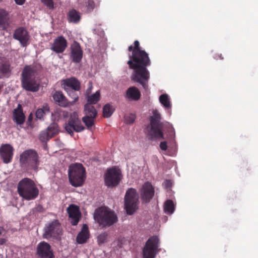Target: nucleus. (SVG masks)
Returning a JSON list of instances; mask_svg holds the SVG:
<instances>
[{
    "mask_svg": "<svg viewBox=\"0 0 258 258\" xmlns=\"http://www.w3.org/2000/svg\"><path fill=\"white\" fill-rule=\"evenodd\" d=\"M71 58L75 63L80 62L83 57V50L79 43L74 42L71 46Z\"/></svg>",
    "mask_w": 258,
    "mask_h": 258,
    "instance_id": "nucleus-16",
    "label": "nucleus"
},
{
    "mask_svg": "<svg viewBox=\"0 0 258 258\" xmlns=\"http://www.w3.org/2000/svg\"><path fill=\"white\" fill-rule=\"evenodd\" d=\"M67 211L72 225H77L81 217L79 207L73 204L71 205L67 208Z\"/></svg>",
    "mask_w": 258,
    "mask_h": 258,
    "instance_id": "nucleus-18",
    "label": "nucleus"
},
{
    "mask_svg": "<svg viewBox=\"0 0 258 258\" xmlns=\"http://www.w3.org/2000/svg\"><path fill=\"white\" fill-rule=\"evenodd\" d=\"M69 177L73 186H81L86 178L85 170L83 166L80 164L71 165L69 169Z\"/></svg>",
    "mask_w": 258,
    "mask_h": 258,
    "instance_id": "nucleus-7",
    "label": "nucleus"
},
{
    "mask_svg": "<svg viewBox=\"0 0 258 258\" xmlns=\"http://www.w3.org/2000/svg\"><path fill=\"white\" fill-rule=\"evenodd\" d=\"M94 218L102 226H110L117 220L114 212L105 207H102L96 210Z\"/></svg>",
    "mask_w": 258,
    "mask_h": 258,
    "instance_id": "nucleus-6",
    "label": "nucleus"
},
{
    "mask_svg": "<svg viewBox=\"0 0 258 258\" xmlns=\"http://www.w3.org/2000/svg\"><path fill=\"white\" fill-rule=\"evenodd\" d=\"M37 76V71L34 66H25L22 73L21 82L23 88L32 92L38 91L40 81Z\"/></svg>",
    "mask_w": 258,
    "mask_h": 258,
    "instance_id": "nucleus-2",
    "label": "nucleus"
},
{
    "mask_svg": "<svg viewBox=\"0 0 258 258\" xmlns=\"http://www.w3.org/2000/svg\"><path fill=\"white\" fill-rule=\"evenodd\" d=\"M62 86L64 90H80V82L75 78L72 77L62 81Z\"/></svg>",
    "mask_w": 258,
    "mask_h": 258,
    "instance_id": "nucleus-19",
    "label": "nucleus"
},
{
    "mask_svg": "<svg viewBox=\"0 0 258 258\" xmlns=\"http://www.w3.org/2000/svg\"><path fill=\"white\" fill-rule=\"evenodd\" d=\"M161 114L158 110L152 111V115L150 117V124L148 127V134L151 140L164 139L163 134L161 131L163 123L160 122Z\"/></svg>",
    "mask_w": 258,
    "mask_h": 258,
    "instance_id": "nucleus-5",
    "label": "nucleus"
},
{
    "mask_svg": "<svg viewBox=\"0 0 258 258\" xmlns=\"http://www.w3.org/2000/svg\"><path fill=\"white\" fill-rule=\"evenodd\" d=\"M89 237V233L88 226L86 224H84L82 230L79 233L77 236V241L78 243L82 244L87 241Z\"/></svg>",
    "mask_w": 258,
    "mask_h": 258,
    "instance_id": "nucleus-24",
    "label": "nucleus"
},
{
    "mask_svg": "<svg viewBox=\"0 0 258 258\" xmlns=\"http://www.w3.org/2000/svg\"><path fill=\"white\" fill-rule=\"evenodd\" d=\"M46 130L49 133L51 137H52L58 134L59 127L56 123L53 122L47 127Z\"/></svg>",
    "mask_w": 258,
    "mask_h": 258,
    "instance_id": "nucleus-33",
    "label": "nucleus"
},
{
    "mask_svg": "<svg viewBox=\"0 0 258 258\" xmlns=\"http://www.w3.org/2000/svg\"><path fill=\"white\" fill-rule=\"evenodd\" d=\"M159 239L156 236L151 237L146 242L144 247L143 258H155L158 252Z\"/></svg>",
    "mask_w": 258,
    "mask_h": 258,
    "instance_id": "nucleus-9",
    "label": "nucleus"
},
{
    "mask_svg": "<svg viewBox=\"0 0 258 258\" xmlns=\"http://www.w3.org/2000/svg\"><path fill=\"white\" fill-rule=\"evenodd\" d=\"M141 197L142 201L147 203L149 202L154 195V189L152 184L149 182H145L142 186L140 191Z\"/></svg>",
    "mask_w": 258,
    "mask_h": 258,
    "instance_id": "nucleus-15",
    "label": "nucleus"
},
{
    "mask_svg": "<svg viewBox=\"0 0 258 258\" xmlns=\"http://www.w3.org/2000/svg\"><path fill=\"white\" fill-rule=\"evenodd\" d=\"M175 209V206L172 201L167 200L164 205V210L165 213L168 214L173 213Z\"/></svg>",
    "mask_w": 258,
    "mask_h": 258,
    "instance_id": "nucleus-31",
    "label": "nucleus"
},
{
    "mask_svg": "<svg viewBox=\"0 0 258 258\" xmlns=\"http://www.w3.org/2000/svg\"><path fill=\"white\" fill-rule=\"evenodd\" d=\"M136 119V115L134 114L126 115L124 116V120L127 123H132Z\"/></svg>",
    "mask_w": 258,
    "mask_h": 258,
    "instance_id": "nucleus-40",
    "label": "nucleus"
},
{
    "mask_svg": "<svg viewBox=\"0 0 258 258\" xmlns=\"http://www.w3.org/2000/svg\"><path fill=\"white\" fill-rule=\"evenodd\" d=\"M138 200L137 190L133 188L128 189L124 197V208L127 214L132 215L137 210Z\"/></svg>",
    "mask_w": 258,
    "mask_h": 258,
    "instance_id": "nucleus-8",
    "label": "nucleus"
},
{
    "mask_svg": "<svg viewBox=\"0 0 258 258\" xmlns=\"http://www.w3.org/2000/svg\"><path fill=\"white\" fill-rule=\"evenodd\" d=\"M139 42L137 40L134 42V47L132 45L128 47V50L132 51V54L130 56L127 64L131 69L134 70L132 79L142 85L143 88H148V80L150 74L146 67L150 64L148 54L140 49Z\"/></svg>",
    "mask_w": 258,
    "mask_h": 258,
    "instance_id": "nucleus-1",
    "label": "nucleus"
},
{
    "mask_svg": "<svg viewBox=\"0 0 258 258\" xmlns=\"http://www.w3.org/2000/svg\"><path fill=\"white\" fill-rule=\"evenodd\" d=\"M160 147L161 150L163 151L166 150L167 149V145L166 142H162L160 144Z\"/></svg>",
    "mask_w": 258,
    "mask_h": 258,
    "instance_id": "nucleus-45",
    "label": "nucleus"
},
{
    "mask_svg": "<svg viewBox=\"0 0 258 258\" xmlns=\"http://www.w3.org/2000/svg\"><path fill=\"white\" fill-rule=\"evenodd\" d=\"M53 99L59 105L67 107L70 105L69 102L60 91H56L53 96Z\"/></svg>",
    "mask_w": 258,
    "mask_h": 258,
    "instance_id": "nucleus-25",
    "label": "nucleus"
},
{
    "mask_svg": "<svg viewBox=\"0 0 258 258\" xmlns=\"http://www.w3.org/2000/svg\"><path fill=\"white\" fill-rule=\"evenodd\" d=\"M141 97L139 89L135 87H130L126 92L125 97L130 101H137Z\"/></svg>",
    "mask_w": 258,
    "mask_h": 258,
    "instance_id": "nucleus-23",
    "label": "nucleus"
},
{
    "mask_svg": "<svg viewBox=\"0 0 258 258\" xmlns=\"http://www.w3.org/2000/svg\"><path fill=\"white\" fill-rule=\"evenodd\" d=\"M41 1L49 9L53 8V3L52 0H41Z\"/></svg>",
    "mask_w": 258,
    "mask_h": 258,
    "instance_id": "nucleus-42",
    "label": "nucleus"
},
{
    "mask_svg": "<svg viewBox=\"0 0 258 258\" xmlns=\"http://www.w3.org/2000/svg\"><path fill=\"white\" fill-rule=\"evenodd\" d=\"M93 116H85L83 117L82 120L88 127V128H91L94 124V118Z\"/></svg>",
    "mask_w": 258,
    "mask_h": 258,
    "instance_id": "nucleus-35",
    "label": "nucleus"
},
{
    "mask_svg": "<svg viewBox=\"0 0 258 258\" xmlns=\"http://www.w3.org/2000/svg\"><path fill=\"white\" fill-rule=\"evenodd\" d=\"M107 239V234L105 233H101L98 236V242L99 244L103 243Z\"/></svg>",
    "mask_w": 258,
    "mask_h": 258,
    "instance_id": "nucleus-41",
    "label": "nucleus"
},
{
    "mask_svg": "<svg viewBox=\"0 0 258 258\" xmlns=\"http://www.w3.org/2000/svg\"><path fill=\"white\" fill-rule=\"evenodd\" d=\"M93 89V85L92 83L91 82H89L88 85V88L86 90V96H88L90 95L91 92H92Z\"/></svg>",
    "mask_w": 258,
    "mask_h": 258,
    "instance_id": "nucleus-44",
    "label": "nucleus"
},
{
    "mask_svg": "<svg viewBox=\"0 0 258 258\" xmlns=\"http://www.w3.org/2000/svg\"><path fill=\"white\" fill-rule=\"evenodd\" d=\"M51 138V136L46 130L42 131L39 135V139L43 142H47Z\"/></svg>",
    "mask_w": 258,
    "mask_h": 258,
    "instance_id": "nucleus-38",
    "label": "nucleus"
},
{
    "mask_svg": "<svg viewBox=\"0 0 258 258\" xmlns=\"http://www.w3.org/2000/svg\"><path fill=\"white\" fill-rule=\"evenodd\" d=\"M81 120L78 118V114L74 112L70 115V118L65 125L66 131L70 135H73L74 132H80L84 130Z\"/></svg>",
    "mask_w": 258,
    "mask_h": 258,
    "instance_id": "nucleus-11",
    "label": "nucleus"
},
{
    "mask_svg": "<svg viewBox=\"0 0 258 258\" xmlns=\"http://www.w3.org/2000/svg\"><path fill=\"white\" fill-rule=\"evenodd\" d=\"M49 110L47 105L44 106L43 108H39L36 111V117L38 119H41L43 117L44 114Z\"/></svg>",
    "mask_w": 258,
    "mask_h": 258,
    "instance_id": "nucleus-37",
    "label": "nucleus"
},
{
    "mask_svg": "<svg viewBox=\"0 0 258 258\" xmlns=\"http://www.w3.org/2000/svg\"><path fill=\"white\" fill-rule=\"evenodd\" d=\"M121 178V173L119 169L112 167L108 169L105 175V183L108 187L116 186Z\"/></svg>",
    "mask_w": 258,
    "mask_h": 258,
    "instance_id": "nucleus-10",
    "label": "nucleus"
},
{
    "mask_svg": "<svg viewBox=\"0 0 258 258\" xmlns=\"http://www.w3.org/2000/svg\"><path fill=\"white\" fill-rule=\"evenodd\" d=\"M166 123L167 124V125H168V127H170V129L174 132V129L172 125L169 122H166Z\"/></svg>",
    "mask_w": 258,
    "mask_h": 258,
    "instance_id": "nucleus-47",
    "label": "nucleus"
},
{
    "mask_svg": "<svg viewBox=\"0 0 258 258\" xmlns=\"http://www.w3.org/2000/svg\"><path fill=\"white\" fill-rule=\"evenodd\" d=\"M81 14L76 10H70L67 15L68 21L69 23L77 24L81 20Z\"/></svg>",
    "mask_w": 258,
    "mask_h": 258,
    "instance_id": "nucleus-27",
    "label": "nucleus"
},
{
    "mask_svg": "<svg viewBox=\"0 0 258 258\" xmlns=\"http://www.w3.org/2000/svg\"><path fill=\"white\" fill-rule=\"evenodd\" d=\"M6 242V240L4 238H0V244H3Z\"/></svg>",
    "mask_w": 258,
    "mask_h": 258,
    "instance_id": "nucleus-48",
    "label": "nucleus"
},
{
    "mask_svg": "<svg viewBox=\"0 0 258 258\" xmlns=\"http://www.w3.org/2000/svg\"><path fill=\"white\" fill-rule=\"evenodd\" d=\"M67 46V42L66 39L62 36H59L54 40L51 49L56 53H62Z\"/></svg>",
    "mask_w": 258,
    "mask_h": 258,
    "instance_id": "nucleus-20",
    "label": "nucleus"
},
{
    "mask_svg": "<svg viewBox=\"0 0 258 258\" xmlns=\"http://www.w3.org/2000/svg\"><path fill=\"white\" fill-rule=\"evenodd\" d=\"M68 95L73 99V101L71 102H69L70 105L74 104L78 99L79 96L77 94L76 91H78L79 90H65Z\"/></svg>",
    "mask_w": 258,
    "mask_h": 258,
    "instance_id": "nucleus-36",
    "label": "nucleus"
},
{
    "mask_svg": "<svg viewBox=\"0 0 258 258\" xmlns=\"http://www.w3.org/2000/svg\"><path fill=\"white\" fill-rule=\"evenodd\" d=\"M13 36L15 39L19 41L23 47L26 46L29 43V35L27 30L23 27L16 29Z\"/></svg>",
    "mask_w": 258,
    "mask_h": 258,
    "instance_id": "nucleus-14",
    "label": "nucleus"
},
{
    "mask_svg": "<svg viewBox=\"0 0 258 258\" xmlns=\"http://www.w3.org/2000/svg\"><path fill=\"white\" fill-rule=\"evenodd\" d=\"M4 229L3 227H0V235L2 234V231H3Z\"/></svg>",
    "mask_w": 258,
    "mask_h": 258,
    "instance_id": "nucleus-50",
    "label": "nucleus"
},
{
    "mask_svg": "<svg viewBox=\"0 0 258 258\" xmlns=\"http://www.w3.org/2000/svg\"><path fill=\"white\" fill-rule=\"evenodd\" d=\"M10 24L9 15L4 9H0V30H6Z\"/></svg>",
    "mask_w": 258,
    "mask_h": 258,
    "instance_id": "nucleus-22",
    "label": "nucleus"
},
{
    "mask_svg": "<svg viewBox=\"0 0 258 258\" xmlns=\"http://www.w3.org/2000/svg\"><path fill=\"white\" fill-rule=\"evenodd\" d=\"M170 115H171V111H169Z\"/></svg>",
    "mask_w": 258,
    "mask_h": 258,
    "instance_id": "nucleus-52",
    "label": "nucleus"
},
{
    "mask_svg": "<svg viewBox=\"0 0 258 258\" xmlns=\"http://www.w3.org/2000/svg\"><path fill=\"white\" fill-rule=\"evenodd\" d=\"M61 233L60 224L57 220L46 224L44 227V237L49 239L53 238L57 239Z\"/></svg>",
    "mask_w": 258,
    "mask_h": 258,
    "instance_id": "nucleus-12",
    "label": "nucleus"
},
{
    "mask_svg": "<svg viewBox=\"0 0 258 258\" xmlns=\"http://www.w3.org/2000/svg\"><path fill=\"white\" fill-rule=\"evenodd\" d=\"M84 111L86 116H93V117H96L97 115V111L94 107L90 104H87L84 107Z\"/></svg>",
    "mask_w": 258,
    "mask_h": 258,
    "instance_id": "nucleus-30",
    "label": "nucleus"
},
{
    "mask_svg": "<svg viewBox=\"0 0 258 258\" xmlns=\"http://www.w3.org/2000/svg\"><path fill=\"white\" fill-rule=\"evenodd\" d=\"M14 149L9 144L3 145L0 148V154L5 163L11 162L13 157Z\"/></svg>",
    "mask_w": 258,
    "mask_h": 258,
    "instance_id": "nucleus-17",
    "label": "nucleus"
},
{
    "mask_svg": "<svg viewBox=\"0 0 258 258\" xmlns=\"http://www.w3.org/2000/svg\"><path fill=\"white\" fill-rule=\"evenodd\" d=\"M95 8V4L92 0H88L86 5H85V8L83 9L87 12H91Z\"/></svg>",
    "mask_w": 258,
    "mask_h": 258,
    "instance_id": "nucleus-39",
    "label": "nucleus"
},
{
    "mask_svg": "<svg viewBox=\"0 0 258 258\" xmlns=\"http://www.w3.org/2000/svg\"><path fill=\"white\" fill-rule=\"evenodd\" d=\"M88 0H77L78 7L80 9L85 8V5H86Z\"/></svg>",
    "mask_w": 258,
    "mask_h": 258,
    "instance_id": "nucleus-43",
    "label": "nucleus"
},
{
    "mask_svg": "<svg viewBox=\"0 0 258 258\" xmlns=\"http://www.w3.org/2000/svg\"><path fill=\"white\" fill-rule=\"evenodd\" d=\"M68 112L60 108H56L51 113V119L53 121L65 118L68 116Z\"/></svg>",
    "mask_w": 258,
    "mask_h": 258,
    "instance_id": "nucleus-26",
    "label": "nucleus"
},
{
    "mask_svg": "<svg viewBox=\"0 0 258 258\" xmlns=\"http://www.w3.org/2000/svg\"><path fill=\"white\" fill-rule=\"evenodd\" d=\"M37 253L40 258H54L53 251L50 245L47 242L42 241L37 247Z\"/></svg>",
    "mask_w": 258,
    "mask_h": 258,
    "instance_id": "nucleus-13",
    "label": "nucleus"
},
{
    "mask_svg": "<svg viewBox=\"0 0 258 258\" xmlns=\"http://www.w3.org/2000/svg\"><path fill=\"white\" fill-rule=\"evenodd\" d=\"M159 100L161 104L165 109H171L172 104L169 96L167 94H163L159 96Z\"/></svg>",
    "mask_w": 258,
    "mask_h": 258,
    "instance_id": "nucleus-28",
    "label": "nucleus"
},
{
    "mask_svg": "<svg viewBox=\"0 0 258 258\" xmlns=\"http://www.w3.org/2000/svg\"><path fill=\"white\" fill-rule=\"evenodd\" d=\"M219 57H221V54L219 55Z\"/></svg>",
    "mask_w": 258,
    "mask_h": 258,
    "instance_id": "nucleus-53",
    "label": "nucleus"
},
{
    "mask_svg": "<svg viewBox=\"0 0 258 258\" xmlns=\"http://www.w3.org/2000/svg\"><path fill=\"white\" fill-rule=\"evenodd\" d=\"M114 109L113 106L110 104H106L103 109V116L105 117H108L110 116L114 112Z\"/></svg>",
    "mask_w": 258,
    "mask_h": 258,
    "instance_id": "nucleus-34",
    "label": "nucleus"
},
{
    "mask_svg": "<svg viewBox=\"0 0 258 258\" xmlns=\"http://www.w3.org/2000/svg\"><path fill=\"white\" fill-rule=\"evenodd\" d=\"M19 162L22 168L36 172L37 171L40 164L38 155L33 149L23 151L20 155Z\"/></svg>",
    "mask_w": 258,
    "mask_h": 258,
    "instance_id": "nucleus-4",
    "label": "nucleus"
},
{
    "mask_svg": "<svg viewBox=\"0 0 258 258\" xmlns=\"http://www.w3.org/2000/svg\"><path fill=\"white\" fill-rule=\"evenodd\" d=\"M13 119L17 124L20 126L24 123L25 116L23 112L21 105L18 104L17 107L13 110Z\"/></svg>",
    "mask_w": 258,
    "mask_h": 258,
    "instance_id": "nucleus-21",
    "label": "nucleus"
},
{
    "mask_svg": "<svg viewBox=\"0 0 258 258\" xmlns=\"http://www.w3.org/2000/svg\"><path fill=\"white\" fill-rule=\"evenodd\" d=\"M100 96V92L96 91L95 93L92 95L86 96L87 98L88 104H93L96 103L99 100Z\"/></svg>",
    "mask_w": 258,
    "mask_h": 258,
    "instance_id": "nucleus-32",
    "label": "nucleus"
},
{
    "mask_svg": "<svg viewBox=\"0 0 258 258\" xmlns=\"http://www.w3.org/2000/svg\"><path fill=\"white\" fill-rule=\"evenodd\" d=\"M10 64L4 57L0 56V72L7 74L10 72Z\"/></svg>",
    "mask_w": 258,
    "mask_h": 258,
    "instance_id": "nucleus-29",
    "label": "nucleus"
},
{
    "mask_svg": "<svg viewBox=\"0 0 258 258\" xmlns=\"http://www.w3.org/2000/svg\"><path fill=\"white\" fill-rule=\"evenodd\" d=\"M15 1L17 5H22L24 3L25 0H15Z\"/></svg>",
    "mask_w": 258,
    "mask_h": 258,
    "instance_id": "nucleus-46",
    "label": "nucleus"
},
{
    "mask_svg": "<svg viewBox=\"0 0 258 258\" xmlns=\"http://www.w3.org/2000/svg\"><path fill=\"white\" fill-rule=\"evenodd\" d=\"M165 184L167 186H170L171 182L170 180H166L165 181Z\"/></svg>",
    "mask_w": 258,
    "mask_h": 258,
    "instance_id": "nucleus-49",
    "label": "nucleus"
},
{
    "mask_svg": "<svg viewBox=\"0 0 258 258\" xmlns=\"http://www.w3.org/2000/svg\"><path fill=\"white\" fill-rule=\"evenodd\" d=\"M31 119H32V118H31V116L30 115L28 117V121H31Z\"/></svg>",
    "mask_w": 258,
    "mask_h": 258,
    "instance_id": "nucleus-51",
    "label": "nucleus"
},
{
    "mask_svg": "<svg viewBox=\"0 0 258 258\" xmlns=\"http://www.w3.org/2000/svg\"><path fill=\"white\" fill-rule=\"evenodd\" d=\"M17 190L21 197L28 201L36 199L39 195V189L35 183L28 178H24L19 181Z\"/></svg>",
    "mask_w": 258,
    "mask_h": 258,
    "instance_id": "nucleus-3",
    "label": "nucleus"
}]
</instances>
